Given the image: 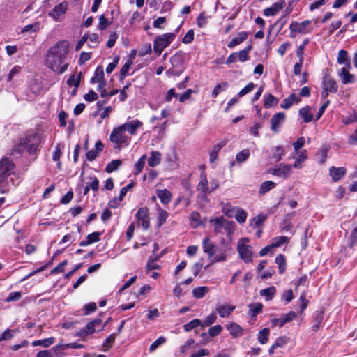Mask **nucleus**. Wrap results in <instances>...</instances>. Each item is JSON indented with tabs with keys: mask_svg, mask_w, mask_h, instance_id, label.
<instances>
[{
	"mask_svg": "<svg viewBox=\"0 0 357 357\" xmlns=\"http://www.w3.org/2000/svg\"><path fill=\"white\" fill-rule=\"evenodd\" d=\"M68 46H52L46 56V66L54 72L63 73L68 68V64L63 63L68 52Z\"/></svg>",
	"mask_w": 357,
	"mask_h": 357,
	"instance_id": "nucleus-1",
	"label": "nucleus"
},
{
	"mask_svg": "<svg viewBox=\"0 0 357 357\" xmlns=\"http://www.w3.org/2000/svg\"><path fill=\"white\" fill-rule=\"evenodd\" d=\"M41 142L40 135L37 132H29L25 137H22L18 144L13 146L12 155L16 158L22 152L26 151L29 155H33L39 150Z\"/></svg>",
	"mask_w": 357,
	"mask_h": 357,
	"instance_id": "nucleus-2",
	"label": "nucleus"
},
{
	"mask_svg": "<svg viewBox=\"0 0 357 357\" xmlns=\"http://www.w3.org/2000/svg\"><path fill=\"white\" fill-rule=\"evenodd\" d=\"M209 222L213 227V231L216 234H222V229H225L228 235H231L236 228L234 222L229 221L222 216L211 219Z\"/></svg>",
	"mask_w": 357,
	"mask_h": 357,
	"instance_id": "nucleus-3",
	"label": "nucleus"
},
{
	"mask_svg": "<svg viewBox=\"0 0 357 357\" xmlns=\"http://www.w3.org/2000/svg\"><path fill=\"white\" fill-rule=\"evenodd\" d=\"M248 238H241L237 243V251L239 257L245 264L251 263L253 260V252L251 246L248 244Z\"/></svg>",
	"mask_w": 357,
	"mask_h": 357,
	"instance_id": "nucleus-4",
	"label": "nucleus"
},
{
	"mask_svg": "<svg viewBox=\"0 0 357 357\" xmlns=\"http://www.w3.org/2000/svg\"><path fill=\"white\" fill-rule=\"evenodd\" d=\"M14 163L8 158H3L0 161V184L3 183L7 178L13 173ZM0 192H3L1 186Z\"/></svg>",
	"mask_w": 357,
	"mask_h": 357,
	"instance_id": "nucleus-5",
	"label": "nucleus"
},
{
	"mask_svg": "<svg viewBox=\"0 0 357 357\" xmlns=\"http://www.w3.org/2000/svg\"><path fill=\"white\" fill-rule=\"evenodd\" d=\"M136 218L138 224L140 225L144 230H148L150 227L149 211L146 207H141L136 213Z\"/></svg>",
	"mask_w": 357,
	"mask_h": 357,
	"instance_id": "nucleus-6",
	"label": "nucleus"
},
{
	"mask_svg": "<svg viewBox=\"0 0 357 357\" xmlns=\"http://www.w3.org/2000/svg\"><path fill=\"white\" fill-rule=\"evenodd\" d=\"M312 22L310 20H305L302 22L293 21L289 25V29L291 32H296L298 33H307L311 31L310 25Z\"/></svg>",
	"mask_w": 357,
	"mask_h": 357,
	"instance_id": "nucleus-7",
	"label": "nucleus"
},
{
	"mask_svg": "<svg viewBox=\"0 0 357 357\" xmlns=\"http://www.w3.org/2000/svg\"><path fill=\"white\" fill-rule=\"evenodd\" d=\"M252 49V46H247L244 50H241L239 52H234L231 54H230L227 61L226 63L229 64L234 62H236L237 61L244 62L248 59V54L250 52Z\"/></svg>",
	"mask_w": 357,
	"mask_h": 357,
	"instance_id": "nucleus-8",
	"label": "nucleus"
},
{
	"mask_svg": "<svg viewBox=\"0 0 357 357\" xmlns=\"http://www.w3.org/2000/svg\"><path fill=\"white\" fill-rule=\"evenodd\" d=\"M107 322L102 325V320L99 318L95 319L93 321L89 322L84 330L81 331V333L84 335L93 334L96 331H102L106 326Z\"/></svg>",
	"mask_w": 357,
	"mask_h": 357,
	"instance_id": "nucleus-9",
	"label": "nucleus"
},
{
	"mask_svg": "<svg viewBox=\"0 0 357 357\" xmlns=\"http://www.w3.org/2000/svg\"><path fill=\"white\" fill-rule=\"evenodd\" d=\"M223 246L216 249V253L212 257V263L225 261L227 259L226 252L231 249L230 244L228 243H225V240H222Z\"/></svg>",
	"mask_w": 357,
	"mask_h": 357,
	"instance_id": "nucleus-10",
	"label": "nucleus"
},
{
	"mask_svg": "<svg viewBox=\"0 0 357 357\" xmlns=\"http://www.w3.org/2000/svg\"><path fill=\"white\" fill-rule=\"evenodd\" d=\"M291 165L280 163L271 170V173L275 176L287 178L291 174Z\"/></svg>",
	"mask_w": 357,
	"mask_h": 357,
	"instance_id": "nucleus-11",
	"label": "nucleus"
},
{
	"mask_svg": "<svg viewBox=\"0 0 357 357\" xmlns=\"http://www.w3.org/2000/svg\"><path fill=\"white\" fill-rule=\"evenodd\" d=\"M123 132L124 131H121L119 130V126L118 128H114L110 134V141L112 143L116 144L119 146H121L123 144L126 143L128 137L126 135L123 134Z\"/></svg>",
	"mask_w": 357,
	"mask_h": 357,
	"instance_id": "nucleus-12",
	"label": "nucleus"
},
{
	"mask_svg": "<svg viewBox=\"0 0 357 357\" xmlns=\"http://www.w3.org/2000/svg\"><path fill=\"white\" fill-rule=\"evenodd\" d=\"M322 89H326L330 93H335L337 91L338 85L337 82L328 74L326 73L322 80Z\"/></svg>",
	"mask_w": 357,
	"mask_h": 357,
	"instance_id": "nucleus-13",
	"label": "nucleus"
},
{
	"mask_svg": "<svg viewBox=\"0 0 357 357\" xmlns=\"http://www.w3.org/2000/svg\"><path fill=\"white\" fill-rule=\"evenodd\" d=\"M142 126V123L139 120H133L122 124L119 126L121 131H128L129 134L133 135L136 130Z\"/></svg>",
	"mask_w": 357,
	"mask_h": 357,
	"instance_id": "nucleus-14",
	"label": "nucleus"
},
{
	"mask_svg": "<svg viewBox=\"0 0 357 357\" xmlns=\"http://www.w3.org/2000/svg\"><path fill=\"white\" fill-rule=\"evenodd\" d=\"M286 4L285 0H278L274 3L271 7L264 10L263 13L265 16H274L282 10Z\"/></svg>",
	"mask_w": 357,
	"mask_h": 357,
	"instance_id": "nucleus-15",
	"label": "nucleus"
},
{
	"mask_svg": "<svg viewBox=\"0 0 357 357\" xmlns=\"http://www.w3.org/2000/svg\"><path fill=\"white\" fill-rule=\"evenodd\" d=\"M202 248L204 252L207 254L209 258H212L216 253L218 246L211 243L209 238L206 237L202 240Z\"/></svg>",
	"mask_w": 357,
	"mask_h": 357,
	"instance_id": "nucleus-16",
	"label": "nucleus"
},
{
	"mask_svg": "<svg viewBox=\"0 0 357 357\" xmlns=\"http://www.w3.org/2000/svg\"><path fill=\"white\" fill-rule=\"evenodd\" d=\"M285 114L283 112H278L274 114L271 119V128L274 132H278L279 128L284 121Z\"/></svg>",
	"mask_w": 357,
	"mask_h": 357,
	"instance_id": "nucleus-17",
	"label": "nucleus"
},
{
	"mask_svg": "<svg viewBox=\"0 0 357 357\" xmlns=\"http://www.w3.org/2000/svg\"><path fill=\"white\" fill-rule=\"evenodd\" d=\"M176 38V33H167L157 36L153 45H169Z\"/></svg>",
	"mask_w": 357,
	"mask_h": 357,
	"instance_id": "nucleus-18",
	"label": "nucleus"
},
{
	"mask_svg": "<svg viewBox=\"0 0 357 357\" xmlns=\"http://www.w3.org/2000/svg\"><path fill=\"white\" fill-rule=\"evenodd\" d=\"M348 67H342L339 73L343 84H352L355 82V77L353 74L349 73Z\"/></svg>",
	"mask_w": 357,
	"mask_h": 357,
	"instance_id": "nucleus-19",
	"label": "nucleus"
},
{
	"mask_svg": "<svg viewBox=\"0 0 357 357\" xmlns=\"http://www.w3.org/2000/svg\"><path fill=\"white\" fill-rule=\"evenodd\" d=\"M347 170L344 167H331L329 169V174L334 182H337L343 178L346 174Z\"/></svg>",
	"mask_w": 357,
	"mask_h": 357,
	"instance_id": "nucleus-20",
	"label": "nucleus"
},
{
	"mask_svg": "<svg viewBox=\"0 0 357 357\" xmlns=\"http://www.w3.org/2000/svg\"><path fill=\"white\" fill-rule=\"evenodd\" d=\"M235 306L230 305L228 304L218 305L215 307L216 312L218 313L220 317L225 318L228 317L231 312L234 310Z\"/></svg>",
	"mask_w": 357,
	"mask_h": 357,
	"instance_id": "nucleus-21",
	"label": "nucleus"
},
{
	"mask_svg": "<svg viewBox=\"0 0 357 357\" xmlns=\"http://www.w3.org/2000/svg\"><path fill=\"white\" fill-rule=\"evenodd\" d=\"M226 328L229 331L230 335L234 338L243 335V328L236 323H230L226 326Z\"/></svg>",
	"mask_w": 357,
	"mask_h": 357,
	"instance_id": "nucleus-22",
	"label": "nucleus"
},
{
	"mask_svg": "<svg viewBox=\"0 0 357 357\" xmlns=\"http://www.w3.org/2000/svg\"><path fill=\"white\" fill-rule=\"evenodd\" d=\"M102 234L100 231H95L86 236V239L79 242V245L82 247L87 246L93 243H96L100 241V236Z\"/></svg>",
	"mask_w": 357,
	"mask_h": 357,
	"instance_id": "nucleus-23",
	"label": "nucleus"
},
{
	"mask_svg": "<svg viewBox=\"0 0 357 357\" xmlns=\"http://www.w3.org/2000/svg\"><path fill=\"white\" fill-rule=\"evenodd\" d=\"M200 179L197 186L198 192H209L208 181L204 172L200 174Z\"/></svg>",
	"mask_w": 357,
	"mask_h": 357,
	"instance_id": "nucleus-24",
	"label": "nucleus"
},
{
	"mask_svg": "<svg viewBox=\"0 0 357 357\" xmlns=\"http://www.w3.org/2000/svg\"><path fill=\"white\" fill-rule=\"evenodd\" d=\"M323 319H324L323 311L319 310V311H317L314 312V314L313 315V320H312L313 324L312 326V329L314 332H317L319 330L320 325L323 321Z\"/></svg>",
	"mask_w": 357,
	"mask_h": 357,
	"instance_id": "nucleus-25",
	"label": "nucleus"
},
{
	"mask_svg": "<svg viewBox=\"0 0 357 357\" xmlns=\"http://www.w3.org/2000/svg\"><path fill=\"white\" fill-rule=\"evenodd\" d=\"M222 212L228 218H233L238 208L234 207L229 202L221 203Z\"/></svg>",
	"mask_w": 357,
	"mask_h": 357,
	"instance_id": "nucleus-26",
	"label": "nucleus"
},
{
	"mask_svg": "<svg viewBox=\"0 0 357 357\" xmlns=\"http://www.w3.org/2000/svg\"><path fill=\"white\" fill-rule=\"evenodd\" d=\"M91 83L95 84L98 82H105L104 70L102 66H98L95 70L93 76L91 78Z\"/></svg>",
	"mask_w": 357,
	"mask_h": 357,
	"instance_id": "nucleus-27",
	"label": "nucleus"
},
{
	"mask_svg": "<svg viewBox=\"0 0 357 357\" xmlns=\"http://www.w3.org/2000/svg\"><path fill=\"white\" fill-rule=\"evenodd\" d=\"M337 63L340 65L344 64V67L351 68L350 59L348 57L347 52L344 50H340L337 56Z\"/></svg>",
	"mask_w": 357,
	"mask_h": 357,
	"instance_id": "nucleus-28",
	"label": "nucleus"
},
{
	"mask_svg": "<svg viewBox=\"0 0 357 357\" xmlns=\"http://www.w3.org/2000/svg\"><path fill=\"white\" fill-rule=\"evenodd\" d=\"M157 195H158V197H159L160 202L163 204H167L172 200V194L167 189L158 190L157 191Z\"/></svg>",
	"mask_w": 357,
	"mask_h": 357,
	"instance_id": "nucleus-29",
	"label": "nucleus"
},
{
	"mask_svg": "<svg viewBox=\"0 0 357 357\" xmlns=\"http://www.w3.org/2000/svg\"><path fill=\"white\" fill-rule=\"evenodd\" d=\"M162 155L159 151H151V156L148 159V165L154 167L161 162Z\"/></svg>",
	"mask_w": 357,
	"mask_h": 357,
	"instance_id": "nucleus-30",
	"label": "nucleus"
},
{
	"mask_svg": "<svg viewBox=\"0 0 357 357\" xmlns=\"http://www.w3.org/2000/svg\"><path fill=\"white\" fill-rule=\"evenodd\" d=\"M276 293V289L274 286H271L268 288L260 290V296L265 298L266 301L272 300Z\"/></svg>",
	"mask_w": 357,
	"mask_h": 357,
	"instance_id": "nucleus-31",
	"label": "nucleus"
},
{
	"mask_svg": "<svg viewBox=\"0 0 357 357\" xmlns=\"http://www.w3.org/2000/svg\"><path fill=\"white\" fill-rule=\"evenodd\" d=\"M294 101L298 102L301 101V100L299 98H296V96L294 93H291L289 97L284 98L282 101L280 107L284 109H288L291 107Z\"/></svg>",
	"mask_w": 357,
	"mask_h": 357,
	"instance_id": "nucleus-32",
	"label": "nucleus"
},
{
	"mask_svg": "<svg viewBox=\"0 0 357 357\" xmlns=\"http://www.w3.org/2000/svg\"><path fill=\"white\" fill-rule=\"evenodd\" d=\"M299 115L303 119L304 122L309 123L313 120V115L310 112L309 106H305L299 109Z\"/></svg>",
	"mask_w": 357,
	"mask_h": 357,
	"instance_id": "nucleus-33",
	"label": "nucleus"
},
{
	"mask_svg": "<svg viewBox=\"0 0 357 357\" xmlns=\"http://www.w3.org/2000/svg\"><path fill=\"white\" fill-rule=\"evenodd\" d=\"M276 186V183L272 181H266L263 182L259 188V194L264 195Z\"/></svg>",
	"mask_w": 357,
	"mask_h": 357,
	"instance_id": "nucleus-34",
	"label": "nucleus"
},
{
	"mask_svg": "<svg viewBox=\"0 0 357 357\" xmlns=\"http://www.w3.org/2000/svg\"><path fill=\"white\" fill-rule=\"evenodd\" d=\"M264 98V107L265 108H271L278 102V99L272 94H265Z\"/></svg>",
	"mask_w": 357,
	"mask_h": 357,
	"instance_id": "nucleus-35",
	"label": "nucleus"
},
{
	"mask_svg": "<svg viewBox=\"0 0 357 357\" xmlns=\"http://www.w3.org/2000/svg\"><path fill=\"white\" fill-rule=\"evenodd\" d=\"M275 261L278 266V271L280 274H283L286 270L285 256L282 254H280L275 257Z\"/></svg>",
	"mask_w": 357,
	"mask_h": 357,
	"instance_id": "nucleus-36",
	"label": "nucleus"
},
{
	"mask_svg": "<svg viewBox=\"0 0 357 357\" xmlns=\"http://www.w3.org/2000/svg\"><path fill=\"white\" fill-rule=\"evenodd\" d=\"M54 337H52L43 340H34L32 342L31 344L33 347L42 346L43 347L46 348L52 345L54 342Z\"/></svg>",
	"mask_w": 357,
	"mask_h": 357,
	"instance_id": "nucleus-37",
	"label": "nucleus"
},
{
	"mask_svg": "<svg viewBox=\"0 0 357 357\" xmlns=\"http://www.w3.org/2000/svg\"><path fill=\"white\" fill-rule=\"evenodd\" d=\"M289 242V238L287 236H281L278 237H275L271 240V243H270L273 248H279L282 245L287 243Z\"/></svg>",
	"mask_w": 357,
	"mask_h": 357,
	"instance_id": "nucleus-38",
	"label": "nucleus"
},
{
	"mask_svg": "<svg viewBox=\"0 0 357 357\" xmlns=\"http://www.w3.org/2000/svg\"><path fill=\"white\" fill-rule=\"evenodd\" d=\"M81 77V72H79L77 75L72 74L67 80V84L70 86H74L75 88H78L80 84Z\"/></svg>",
	"mask_w": 357,
	"mask_h": 357,
	"instance_id": "nucleus-39",
	"label": "nucleus"
},
{
	"mask_svg": "<svg viewBox=\"0 0 357 357\" xmlns=\"http://www.w3.org/2000/svg\"><path fill=\"white\" fill-rule=\"evenodd\" d=\"M266 215L263 214H259L257 216L254 217L250 221V225L253 228L261 227L263 225L264 222L266 220Z\"/></svg>",
	"mask_w": 357,
	"mask_h": 357,
	"instance_id": "nucleus-40",
	"label": "nucleus"
},
{
	"mask_svg": "<svg viewBox=\"0 0 357 357\" xmlns=\"http://www.w3.org/2000/svg\"><path fill=\"white\" fill-rule=\"evenodd\" d=\"M248 32L242 31L234 36L228 45H240L248 38Z\"/></svg>",
	"mask_w": 357,
	"mask_h": 357,
	"instance_id": "nucleus-41",
	"label": "nucleus"
},
{
	"mask_svg": "<svg viewBox=\"0 0 357 357\" xmlns=\"http://www.w3.org/2000/svg\"><path fill=\"white\" fill-rule=\"evenodd\" d=\"M209 291V288L206 286L195 288L192 290V296L196 298H203Z\"/></svg>",
	"mask_w": 357,
	"mask_h": 357,
	"instance_id": "nucleus-42",
	"label": "nucleus"
},
{
	"mask_svg": "<svg viewBox=\"0 0 357 357\" xmlns=\"http://www.w3.org/2000/svg\"><path fill=\"white\" fill-rule=\"evenodd\" d=\"M263 305L261 303L249 305V314L252 317H255L262 312Z\"/></svg>",
	"mask_w": 357,
	"mask_h": 357,
	"instance_id": "nucleus-43",
	"label": "nucleus"
},
{
	"mask_svg": "<svg viewBox=\"0 0 357 357\" xmlns=\"http://www.w3.org/2000/svg\"><path fill=\"white\" fill-rule=\"evenodd\" d=\"M269 334L270 331L268 328H264L261 330L257 335L259 342L261 344H266L268 342Z\"/></svg>",
	"mask_w": 357,
	"mask_h": 357,
	"instance_id": "nucleus-44",
	"label": "nucleus"
},
{
	"mask_svg": "<svg viewBox=\"0 0 357 357\" xmlns=\"http://www.w3.org/2000/svg\"><path fill=\"white\" fill-rule=\"evenodd\" d=\"M168 218V213L158 207V225L159 227H160L161 225H162L167 220Z\"/></svg>",
	"mask_w": 357,
	"mask_h": 357,
	"instance_id": "nucleus-45",
	"label": "nucleus"
},
{
	"mask_svg": "<svg viewBox=\"0 0 357 357\" xmlns=\"http://www.w3.org/2000/svg\"><path fill=\"white\" fill-rule=\"evenodd\" d=\"M234 217L239 224H243L247 219V213L242 208H237Z\"/></svg>",
	"mask_w": 357,
	"mask_h": 357,
	"instance_id": "nucleus-46",
	"label": "nucleus"
},
{
	"mask_svg": "<svg viewBox=\"0 0 357 357\" xmlns=\"http://www.w3.org/2000/svg\"><path fill=\"white\" fill-rule=\"evenodd\" d=\"M121 164L122 161L121 160H114L107 164L105 168V171L107 173H111L116 170Z\"/></svg>",
	"mask_w": 357,
	"mask_h": 357,
	"instance_id": "nucleus-47",
	"label": "nucleus"
},
{
	"mask_svg": "<svg viewBox=\"0 0 357 357\" xmlns=\"http://www.w3.org/2000/svg\"><path fill=\"white\" fill-rule=\"evenodd\" d=\"M199 326H202L201 320H199L198 319H192V321H190V322L185 324L183 326V328H184L185 331L189 332V331H192V329L198 327Z\"/></svg>",
	"mask_w": 357,
	"mask_h": 357,
	"instance_id": "nucleus-48",
	"label": "nucleus"
},
{
	"mask_svg": "<svg viewBox=\"0 0 357 357\" xmlns=\"http://www.w3.org/2000/svg\"><path fill=\"white\" fill-rule=\"evenodd\" d=\"M132 62L131 61H127L126 63L121 67L120 70L119 74V79L121 81L123 80L126 75H128V72L130 68V66L132 65Z\"/></svg>",
	"mask_w": 357,
	"mask_h": 357,
	"instance_id": "nucleus-49",
	"label": "nucleus"
},
{
	"mask_svg": "<svg viewBox=\"0 0 357 357\" xmlns=\"http://www.w3.org/2000/svg\"><path fill=\"white\" fill-rule=\"evenodd\" d=\"M284 155V147L281 146H275L274 153H273V158H274L276 162H279L282 159V157Z\"/></svg>",
	"mask_w": 357,
	"mask_h": 357,
	"instance_id": "nucleus-50",
	"label": "nucleus"
},
{
	"mask_svg": "<svg viewBox=\"0 0 357 357\" xmlns=\"http://www.w3.org/2000/svg\"><path fill=\"white\" fill-rule=\"evenodd\" d=\"M250 153L248 149H243L236 155V161L239 163L245 162L250 156Z\"/></svg>",
	"mask_w": 357,
	"mask_h": 357,
	"instance_id": "nucleus-51",
	"label": "nucleus"
},
{
	"mask_svg": "<svg viewBox=\"0 0 357 357\" xmlns=\"http://www.w3.org/2000/svg\"><path fill=\"white\" fill-rule=\"evenodd\" d=\"M227 86L228 83L226 82L217 84L212 92V96L216 98L220 92L225 91Z\"/></svg>",
	"mask_w": 357,
	"mask_h": 357,
	"instance_id": "nucleus-52",
	"label": "nucleus"
},
{
	"mask_svg": "<svg viewBox=\"0 0 357 357\" xmlns=\"http://www.w3.org/2000/svg\"><path fill=\"white\" fill-rule=\"evenodd\" d=\"M146 159V156L145 155H143L138 160V161L135 163V174H138L142 171V169L144 167V165H145Z\"/></svg>",
	"mask_w": 357,
	"mask_h": 357,
	"instance_id": "nucleus-53",
	"label": "nucleus"
},
{
	"mask_svg": "<svg viewBox=\"0 0 357 357\" xmlns=\"http://www.w3.org/2000/svg\"><path fill=\"white\" fill-rule=\"evenodd\" d=\"M289 342V338L286 336L279 337L276 339L275 342L273 344V347L277 348L284 347Z\"/></svg>",
	"mask_w": 357,
	"mask_h": 357,
	"instance_id": "nucleus-54",
	"label": "nucleus"
},
{
	"mask_svg": "<svg viewBox=\"0 0 357 357\" xmlns=\"http://www.w3.org/2000/svg\"><path fill=\"white\" fill-rule=\"evenodd\" d=\"M166 342V338L164 337H160L155 340L149 347V351L153 352L158 347L163 344Z\"/></svg>",
	"mask_w": 357,
	"mask_h": 357,
	"instance_id": "nucleus-55",
	"label": "nucleus"
},
{
	"mask_svg": "<svg viewBox=\"0 0 357 357\" xmlns=\"http://www.w3.org/2000/svg\"><path fill=\"white\" fill-rule=\"evenodd\" d=\"M109 25V22L107 18L105 17L104 15H101L99 17V23L98 27L100 30H105Z\"/></svg>",
	"mask_w": 357,
	"mask_h": 357,
	"instance_id": "nucleus-56",
	"label": "nucleus"
},
{
	"mask_svg": "<svg viewBox=\"0 0 357 357\" xmlns=\"http://www.w3.org/2000/svg\"><path fill=\"white\" fill-rule=\"evenodd\" d=\"M217 317L214 312L211 313L208 317H206L203 322L202 327L209 326L215 322Z\"/></svg>",
	"mask_w": 357,
	"mask_h": 357,
	"instance_id": "nucleus-57",
	"label": "nucleus"
},
{
	"mask_svg": "<svg viewBox=\"0 0 357 357\" xmlns=\"http://www.w3.org/2000/svg\"><path fill=\"white\" fill-rule=\"evenodd\" d=\"M255 84L252 82H250L248 84H247L243 89H242L238 93V96L239 97H243L247 93L252 91L255 88Z\"/></svg>",
	"mask_w": 357,
	"mask_h": 357,
	"instance_id": "nucleus-58",
	"label": "nucleus"
},
{
	"mask_svg": "<svg viewBox=\"0 0 357 357\" xmlns=\"http://www.w3.org/2000/svg\"><path fill=\"white\" fill-rule=\"evenodd\" d=\"M22 297V293L20 291L11 292L6 299V302L17 301Z\"/></svg>",
	"mask_w": 357,
	"mask_h": 357,
	"instance_id": "nucleus-59",
	"label": "nucleus"
},
{
	"mask_svg": "<svg viewBox=\"0 0 357 357\" xmlns=\"http://www.w3.org/2000/svg\"><path fill=\"white\" fill-rule=\"evenodd\" d=\"M222 331V327L221 325H215L213 327H211L208 330V333L211 337H215L218 335Z\"/></svg>",
	"mask_w": 357,
	"mask_h": 357,
	"instance_id": "nucleus-60",
	"label": "nucleus"
},
{
	"mask_svg": "<svg viewBox=\"0 0 357 357\" xmlns=\"http://www.w3.org/2000/svg\"><path fill=\"white\" fill-rule=\"evenodd\" d=\"M194 344H195V340L193 339H192V338L188 339L184 343V344L181 347V350H180L181 353L185 354V352H187L188 351V349H190Z\"/></svg>",
	"mask_w": 357,
	"mask_h": 357,
	"instance_id": "nucleus-61",
	"label": "nucleus"
},
{
	"mask_svg": "<svg viewBox=\"0 0 357 357\" xmlns=\"http://www.w3.org/2000/svg\"><path fill=\"white\" fill-rule=\"evenodd\" d=\"M356 121H357V112H353L352 114H350L349 116L344 117L342 119V122L345 125H349V124H351V123L356 122Z\"/></svg>",
	"mask_w": 357,
	"mask_h": 357,
	"instance_id": "nucleus-62",
	"label": "nucleus"
},
{
	"mask_svg": "<svg viewBox=\"0 0 357 357\" xmlns=\"http://www.w3.org/2000/svg\"><path fill=\"white\" fill-rule=\"evenodd\" d=\"M84 98L86 101L92 102L96 100L98 98V94L93 90H89L88 93L84 96Z\"/></svg>",
	"mask_w": 357,
	"mask_h": 357,
	"instance_id": "nucleus-63",
	"label": "nucleus"
},
{
	"mask_svg": "<svg viewBox=\"0 0 357 357\" xmlns=\"http://www.w3.org/2000/svg\"><path fill=\"white\" fill-rule=\"evenodd\" d=\"M355 245H357V228L353 229L350 236L349 247L353 248Z\"/></svg>",
	"mask_w": 357,
	"mask_h": 357,
	"instance_id": "nucleus-64",
	"label": "nucleus"
}]
</instances>
